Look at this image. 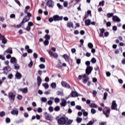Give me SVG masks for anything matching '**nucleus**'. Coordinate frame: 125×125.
Listing matches in <instances>:
<instances>
[{"instance_id":"1","label":"nucleus","mask_w":125,"mask_h":125,"mask_svg":"<svg viewBox=\"0 0 125 125\" xmlns=\"http://www.w3.org/2000/svg\"><path fill=\"white\" fill-rule=\"evenodd\" d=\"M56 119L58 122V124L60 125H66V123H67V120H66V118L64 117H62L60 118L59 116H58L57 117Z\"/></svg>"},{"instance_id":"2","label":"nucleus","mask_w":125,"mask_h":125,"mask_svg":"<svg viewBox=\"0 0 125 125\" xmlns=\"http://www.w3.org/2000/svg\"><path fill=\"white\" fill-rule=\"evenodd\" d=\"M16 96V95L15 93L10 92L8 93V98L10 99V100H11L12 101H15V97Z\"/></svg>"},{"instance_id":"3","label":"nucleus","mask_w":125,"mask_h":125,"mask_svg":"<svg viewBox=\"0 0 125 125\" xmlns=\"http://www.w3.org/2000/svg\"><path fill=\"white\" fill-rule=\"evenodd\" d=\"M93 70V68L92 67V66H87L85 70V73L86 75H90Z\"/></svg>"},{"instance_id":"4","label":"nucleus","mask_w":125,"mask_h":125,"mask_svg":"<svg viewBox=\"0 0 125 125\" xmlns=\"http://www.w3.org/2000/svg\"><path fill=\"white\" fill-rule=\"evenodd\" d=\"M54 21H61L63 20V16H59L58 15L53 16Z\"/></svg>"},{"instance_id":"5","label":"nucleus","mask_w":125,"mask_h":125,"mask_svg":"<svg viewBox=\"0 0 125 125\" xmlns=\"http://www.w3.org/2000/svg\"><path fill=\"white\" fill-rule=\"evenodd\" d=\"M46 5L48 7L53 8V6H54V2L52 0H48L46 2Z\"/></svg>"},{"instance_id":"6","label":"nucleus","mask_w":125,"mask_h":125,"mask_svg":"<svg viewBox=\"0 0 125 125\" xmlns=\"http://www.w3.org/2000/svg\"><path fill=\"white\" fill-rule=\"evenodd\" d=\"M111 110H116V111H118V108H117V104L116 103L115 101H112Z\"/></svg>"},{"instance_id":"7","label":"nucleus","mask_w":125,"mask_h":125,"mask_svg":"<svg viewBox=\"0 0 125 125\" xmlns=\"http://www.w3.org/2000/svg\"><path fill=\"white\" fill-rule=\"evenodd\" d=\"M62 85L66 88H71V86L70 84L66 83V82L65 81L62 82Z\"/></svg>"},{"instance_id":"8","label":"nucleus","mask_w":125,"mask_h":125,"mask_svg":"<svg viewBox=\"0 0 125 125\" xmlns=\"http://www.w3.org/2000/svg\"><path fill=\"white\" fill-rule=\"evenodd\" d=\"M112 20L114 22H117V23H120V22H121V19H120L117 16H113L112 17Z\"/></svg>"},{"instance_id":"9","label":"nucleus","mask_w":125,"mask_h":125,"mask_svg":"<svg viewBox=\"0 0 125 125\" xmlns=\"http://www.w3.org/2000/svg\"><path fill=\"white\" fill-rule=\"evenodd\" d=\"M110 111L111 108H109L106 111H105V110H103V113L104 115H105L106 118H109V115L110 114Z\"/></svg>"},{"instance_id":"10","label":"nucleus","mask_w":125,"mask_h":125,"mask_svg":"<svg viewBox=\"0 0 125 125\" xmlns=\"http://www.w3.org/2000/svg\"><path fill=\"white\" fill-rule=\"evenodd\" d=\"M48 53L51 57V56H53L54 58H57L58 57V54L56 53H53L51 50H49L48 51Z\"/></svg>"},{"instance_id":"11","label":"nucleus","mask_w":125,"mask_h":125,"mask_svg":"<svg viewBox=\"0 0 125 125\" xmlns=\"http://www.w3.org/2000/svg\"><path fill=\"white\" fill-rule=\"evenodd\" d=\"M19 113V112L18 111V109L17 108H16L15 109H14L11 111V114L14 116H15V115L17 116Z\"/></svg>"},{"instance_id":"12","label":"nucleus","mask_w":125,"mask_h":125,"mask_svg":"<svg viewBox=\"0 0 125 125\" xmlns=\"http://www.w3.org/2000/svg\"><path fill=\"white\" fill-rule=\"evenodd\" d=\"M62 57L66 62H69L70 61V57L68 56V55L64 54L63 55Z\"/></svg>"},{"instance_id":"13","label":"nucleus","mask_w":125,"mask_h":125,"mask_svg":"<svg viewBox=\"0 0 125 125\" xmlns=\"http://www.w3.org/2000/svg\"><path fill=\"white\" fill-rule=\"evenodd\" d=\"M30 20V18L29 17H27L25 16L23 19H22L21 22L22 23H26V22H29V21Z\"/></svg>"},{"instance_id":"14","label":"nucleus","mask_w":125,"mask_h":125,"mask_svg":"<svg viewBox=\"0 0 125 125\" xmlns=\"http://www.w3.org/2000/svg\"><path fill=\"white\" fill-rule=\"evenodd\" d=\"M19 91H21L22 93H24L26 94L28 92V88H20L19 89Z\"/></svg>"},{"instance_id":"15","label":"nucleus","mask_w":125,"mask_h":125,"mask_svg":"<svg viewBox=\"0 0 125 125\" xmlns=\"http://www.w3.org/2000/svg\"><path fill=\"white\" fill-rule=\"evenodd\" d=\"M70 95H71V97H78L79 96V94H78V92L72 91Z\"/></svg>"},{"instance_id":"16","label":"nucleus","mask_w":125,"mask_h":125,"mask_svg":"<svg viewBox=\"0 0 125 125\" xmlns=\"http://www.w3.org/2000/svg\"><path fill=\"white\" fill-rule=\"evenodd\" d=\"M45 118L46 121H50V118L51 117L49 114H48L47 112H44Z\"/></svg>"},{"instance_id":"17","label":"nucleus","mask_w":125,"mask_h":125,"mask_svg":"<svg viewBox=\"0 0 125 125\" xmlns=\"http://www.w3.org/2000/svg\"><path fill=\"white\" fill-rule=\"evenodd\" d=\"M15 77H16V79H17L18 80H20V79H21V78H22V75L21 74V73H20V72L17 71L15 75Z\"/></svg>"},{"instance_id":"18","label":"nucleus","mask_w":125,"mask_h":125,"mask_svg":"<svg viewBox=\"0 0 125 125\" xmlns=\"http://www.w3.org/2000/svg\"><path fill=\"white\" fill-rule=\"evenodd\" d=\"M100 31V37L101 38L103 37V35L105 33V29L104 28H101L99 29Z\"/></svg>"},{"instance_id":"19","label":"nucleus","mask_w":125,"mask_h":125,"mask_svg":"<svg viewBox=\"0 0 125 125\" xmlns=\"http://www.w3.org/2000/svg\"><path fill=\"white\" fill-rule=\"evenodd\" d=\"M12 49L10 48H9L7 49L6 51H4V54H12Z\"/></svg>"},{"instance_id":"20","label":"nucleus","mask_w":125,"mask_h":125,"mask_svg":"<svg viewBox=\"0 0 125 125\" xmlns=\"http://www.w3.org/2000/svg\"><path fill=\"white\" fill-rule=\"evenodd\" d=\"M42 82V79L41 78V77L38 76L37 77V84H38V86H41Z\"/></svg>"},{"instance_id":"21","label":"nucleus","mask_w":125,"mask_h":125,"mask_svg":"<svg viewBox=\"0 0 125 125\" xmlns=\"http://www.w3.org/2000/svg\"><path fill=\"white\" fill-rule=\"evenodd\" d=\"M10 62L13 64H15L17 63V60L15 57H12L10 59Z\"/></svg>"},{"instance_id":"22","label":"nucleus","mask_w":125,"mask_h":125,"mask_svg":"<svg viewBox=\"0 0 125 125\" xmlns=\"http://www.w3.org/2000/svg\"><path fill=\"white\" fill-rule=\"evenodd\" d=\"M1 37L2 38L1 39L2 41V43H7V40H6V39H5V37H4V36H1Z\"/></svg>"},{"instance_id":"23","label":"nucleus","mask_w":125,"mask_h":125,"mask_svg":"<svg viewBox=\"0 0 125 125\" xmlns=\"http://www.w3.org/2000/svg\"><path fill=\"white\" fill-rule=\"evenodd\" d=\"M59 62L56 65L57 68H58L59 69H60V68H62V62H61V61L60 60H58Z\"/></svg>"},{"instance_id":"24","label":"nucleus","mask_w":125,"mask_h":125,"mask_svg":"<svg viewBox=\"0 0 125 125\" xmlns=\"http://www.w3.org/2000/svg\"><path fill=\"white\" fill-rule=\"evenodd\" d=\"M91 22V21L89 19H87L85 21V24L86 26H89L90 25V23Z\"/></svg>"},{"instance_id":"25","label":"nucleus","mask_w":125,"mask_h":125,"mask_svg":"<svg viewBox=\"0 0 125 125\" xmlns=\"http://www.w3.org/2000/svg\"><path fill=\"white\" fill-rule=\"evenodd\" d=\"M61 106L62 107H65L66 105H67V101L64 100L62 102V103L61 104Z\"/></svg>"},{"instance_id":"26","label":"nucleus","mask_w":125,"mask_h":125,"mask_svg":"<svg viewBox=\"0 0 125 125\" xmlns=\"http://www.w3.org/2000/svg\"><path fill=\"white\" fill-rule=\"evenodd\" d=\"M106 16H107V18H111V17H113V16H114V13H107L106 15Z\"/></svg>"},{"instance_id":"27","label":"nucleus","mask_w":125,"mask_h":125,"mask_svg":"<svg viewBox=\"0 0 125 125\" xmlns=\"http://www.w3.org/2000/svg\"><path fill=\"white\" fill-rule=\"evenodd\" d=\"M14 67L16 70H19L20 69V66L17 63H15Z\"/></svg>"},{"instance_id":"28","label":"nucleus","mask_w":125,"mask_h":125,"mask_svg":"<svg viewBox=\"0 0 125 125\" xmlns=\"http://www.w3.org/2000/svg\"><path fill=\"white\" fill-rule=\"evenodd\" d=\"M82 121H83V118L77 117L76 119V122L78 123V124L82 123Z\"/></svg>"},{"instance_id":"29","label":"nucleus","mask_w":125,"mask_h":125,"mask_svg":"<svg viewBox=\"0 0 125 125\" xmlns=\"http://www.w3.org/2000/svg\"><path fill=\"white\" fill-rule=\"evenodd\" d=\"M67 26L68 28H74V27L73 26V22L67 23Z\"/></svg>"},{"instance_id":"30","label":"nucleus","mask_w":125,"mask_h":125,"mask_svg":"<svg viewBox=\"0 0 125 125\" xmlns=\"http://www.w3.org/2000/svg\"><path fill=\"white\" fill-rule=\"evenodd\" d=\"M107 96H108V93H107V92H104V98H103L104 100H106V99H107Z\"/></svg>"},{"instance_id":"31","label":"nucleus","mask_w":125,"mask_h":125,"mask_svg":"<svg viewBox=\"0 0 125 125\" xmlns=\"http://www.w3.org/2000/svg\"><path fill=\"white\" fill-rule=\"evenodd\" d=\"M44 39H45V40L49 41V40H50V36H49L48 34H46L44 36Z\"/></svg>"},{"instance_id":"32","label":"nucleus","mask_w":125,"mask_h":125,"mask_svg":"<svg viewBox=\"0 0 125 125\" xmlns=\"http://www.w3.org/2000/svg\"><path fill=\"white\" fill-rule=\"evenodd\" d=\"M91 62L93 64H95V63H96V59L95 58H92L91 60Z\"/></svg>"},{"instance_id":"33","label":"nucleus","mask_w":125,"mask_h":125,"mask_svg":"<svg viewBox=\"0 0 125 125\" xmlns=\"http://www.w3.org/2000/svg\"><path fill=\"white\" fill-rule=\"evenodd\" d=\"M51 86L52 88H56V83H53L51 84Z\"/></svg>"},{"instance_id":"34","label":"nucleus","mask_w":125,"mask_h":125,"mask_svg":"<svg viewBox=\"0 0 125 125\" xmlns=\"http://www.w3.org/2000/svg\"><path fill=\"white\" fill-rule=\"evenodd\" d=\"M88 47H89V48H93V44H92V43L89 42L88 44Z\"/></svg>"},{"instance_id":"35","label":"nucleus","mask_w":125,"mask_h":125,"mask_svg":"<svg viewBox=\"0 0 125 125\" xmlns=\"http://www.w3.org/2000/svg\"><path fill=\"white\" fill-rule=\"evenodd\" d=\"M88 80H89V78L88 77L86 78V79H84L83 80V83L85 84V83H87V82L88 81Z\"/></svg>"},{"instance_id":"36","label":"nucleus","mask_w":125,"mask_h":125,"mask_svg":"<svg viewBox=\"0 0 125 125\" xmlns=\"http://www.w3.org/2000/svg\"><path fill=\"white\" fill-rule=\"evenodd\" d=\"M4 116H5V112L4 111H1L0 112V117H4Z\"/></svg>"},{"instance_id":"37","label":"nucleus","mask_w":125,"mask_h":125,"mask_svg":"<svg viewBox=\"0 0 125 125\" xmlns=\"http://www.w3.org/2000/svg\"><path fill=\"white\" fill-rule=\"evenodd\" d=\"M90 107L91 108H97V105L95 104H91Z\"/></svg>"},{"instance_id":"38","label":"nucleus","mask_w":125,"mask_h":125,"mask_svg":"<svg viewBox=\"0 0 125 125\" xmlns=\"http://www.w3.org/2000/svg\"><path fill=\"white\" fill-rule=\"evenodd\" d=\"M57 5L58 7H59V9H63V6L60 4V3H57Z\"/></svg>"},{"instance_id":"39","label":"nucleus","mask_w":125,"mask_h":125,"mask_svg":"<svg viewBox=\"0 0 125 125\" xmlns=\"http://www.w3.org/2000/svg\"><path fill=\"white\" fill-rule=\"evenodd\" d=\"M55 111L56 112H58V111H59L60 110V106H57L54 108Z\"/></svg>"},{"instance_id":"40","label":"nucleus","mask_w":125,"mask_h":125,"mask_svg":"<svg viewBox=\"0 0 125 125\" xmlns=\"http://www.w3.org/2000/svg\"><path fill=\"white\" fill-rule=\"evenodd\" d=\"M43 86L45 87V88L47 89L49 87V85L47 84V83H43Z\"/></svg>"},{"instance_id":"41","label":"nucleus","mask_w":125,"mask_h":125,"mask_svg":"<svg viewBox=\"0 0 125 125\" xmlns=\"http://www.w3.org/2000/svg\"><path fill=\"white\" fill-rule=\"evenodd\" d=\"M39 67L40 68V69H44V68H45V65H44V64H41L39 65Z\"/></svg>"},{"instance_id":"42","label":"nucleus","mask_w":125,"mask_h":125,"mask_svg":"<svg viewBox=\"0 0 125 125\" xmlns=\"http://www.w3.org/2000/svg\"><path fill=\"white\" fill-rule=\"evenodd\" d=\"M48 21H49V22H50V23L53 22V21H54V18H53H53H49Z\"/></svg>"},{"instance_id":"43","label":"nucleus","mask_w":125,"mask_h":125,"mask_svg":"<svg viewBox=\"0 0 125 125\" xmlns=\"http://www.w3.org/2000/svg\"><path fill=\"white\" fill-rule=\"evenodd\" d=\"M5 122L7 124H9L10 123V118L7 117L5 119Z\"/></svg>"},{"instance_id":"44","label":"nucleus","mask_w":125,"mask_h":125,"mask_svg":"<svg viewBox=\"0 0 125 125\" xmlns=\"http://www.w3.org/2000/svg\"><path fill=\"white\" fill-rule=\"evenodd\" d=\"M22 98H23V97L22 96V95H18L17 96V99L19 100H22Z\"/></svg>"},{"instance_id":"45","label":"nucleus","mask_w":125,"mask_h":125,"mask_svg":"<svg viewBox=\"0 0 125 125\" xmlns=\"http://www.w3.org/2000/svg\"><path fill=\"white\" fill-rule=\"evenodd\" d=\"M105 1L104 0H102V1L99 2V5H102V6H104V3Z\"/></svg>"},{"instance_id":"46","label":"nucleus","mask_w":125,"mask_h":125,"mask_svg":"<svg viewBox=\"0 0 125 125\" xmlns=\"http://www.w3.org/2000/svg\"><path fill=\"white\" fill-rule=\"evenodd\" d=\"M55 103H59V102H60V99L58 98H56L55 99Z\"/></svg>"},{"instance_id":"47","label":"nucleus","mask_w":125,"mask_h":125,"mask_svg":"<svg viewBox=\"0 0 125 125\" xmlns=\"http://www.w3.org/2000/svg\"><path fill=\"white\" fill-rule=\"evenodd\" d=\"M63 6L64 7H67V6H68V1H64L63 2Z\"/></svg>"},{"instance_id":"48","label":"nucleus","mask_w":125,"mask_h":125,"mask_svg":"<svg viewBox=\"0 0 125 125\" xmlns=\"http://www.w3.org/2000/svg\"><path fill=\"white\" fill-rule=\"evenodd\" d=\"M8 69H10L9 66H5L3 68V71H8Z\"/></svg>"},{"instance_id":"49","label":"nucleus","mask_w":125,"mask_h":125,"mask_svg":"<svg viewBox=\"0 0 125 125\" xmlns=\"http://www.w3.org/2000/svg\"><path fill=\"white\" fill-rule=\"evenodd\" d=\"M34 25V23H33V22L31 21H29L28 22V26L29 27H32V26Z\"/></svg>"},{"instance_id":"50","label":"nucleus","mask_w":125,"mask_h":125,"mask_svg":"<svg viewBox=\"0 0 125 125\" xmlns=\"http://www.w3.org/2000/svg\"><path fill=\"white\" fill-rule=\"evenodd\" d=\"M33 61H30V62H29V63L28 64V67H29V68H32V67L33 66Z\"/></svg>"},{"instance_id":"51","label":"nucleus","mask_w":125,"mask_h":125,"mask_svg":"<svg viewBox=\"0 0 125 125\" xmlns=\"http://www.w3.org/2000/svg\"><path fill=\"white\" fill-rule=\"evenodd\" d=\"M48 110H49V112H53V111L54 110V109L53 108V107L50 106L48 108Z\"/></svg>"},{"instance_id":"52","label":"nucleus","mask_w":125,"mask_h":125,"mask_svg":"<svg viewBox=\"0 0 125 125\" xmlns=\"http://www.w3.org/2000/svg\"><path fill=\"white\" fill-rule=\"evenodd\" d=\"M41 100L42 102H46V101H47V99H46V98L42 97L41 99Z\"/></svg>"},{"instance_id":"53","label":"nucleus","mask_w":125,"mask_h":125,"mask_svg":"<svg viewBox=\"0 0 125 125\" xmlns=\"http://www.w3.org/2000/svg\"><path fill=\"white\" fill-rule=\"evenodd\" d=\"M49 44V42L48 40H45L44 42V45H47L48 44Z\"/></svg>"},{"instance_id":"54","label":"nucleus","mask_w":125,"mask_h":125,"mask_svg":"<svg viewBox=\"0 0 125 125\" xmlns=\"http://www.w3.org/2000/svg\"><path fill=\"white\" fill-rule=\"evenodd\" d=\"M91 113H92V114H95V113H96V110H95L94 108H92L91 110Z\"/></svg>"},{"instance_id":"55","label":"nucleus","mask_w":125,"mask_h":125,"mask_svg":"<svg viewBox=\"0 0 125 125\" xmlns=\"http://www.w3.org/2000/svg\"><path fill=\"white\" fill-rule=\"evenodd\" d=\"M26 31L28 32H30L31 31V27L29 26L28 25L25 28Z\"/></svg>"},{"instance_id":"56","label":"nucleus","mask_w":125,"mask_h":125,"mask_svg":"<svg viewBox=\"0 0 125 125\" xmlns=\"http://www.w3.org/2000/svg\"><path fill=\"white\" fill-rule=\"evenodd\" d=\"M83 115L84 117H87V116L88 115V113L86 111H84L83 112Z\"/></svg>"},{"instance_id":"57","label":"nucleus","mask_w":125,"mask_h":125,"mask_svg":"<svg viewBox=\"0 0 125 125\" xmlns=\"http://www.w3.org/2000/svg\"><path fill=\"white\" fill-rule=\"evenodd\" d=\"M72 123H73V120H69L67 122L66 124H67V125H71V124H72Z\"/></svg>"},{"instance_id":"58","label":"nucleus","mask_w":125,"mask_h":125,"mask_svg":"<svg viewBox=\"0 0 125 125\" xmlns=\"http://www.w3.org/2000/svg\"><path fill=\"white\" fill-rule=\"evenodd\" d=\"M40 61L44 63V62H45V59H44V58L41 57L40 58Z\"/></svg>"},{"instance_id":"59","label":"nucleus","mask_w":125,"mask_h":125,"mask_svg":"<svg viewBox=\"0 0 125 125\" xmlns=\"http://www.w3.org/2000/svg\"><path fill=\"white\" fill-rule=\"evenodd\" d=\"M23 23L22 22V21L21 22V23H20L19 24H18V25H17V28H20L21 27L22 25H23Z\"/></svg>"},{"instance_id":"60","label":"nucleus","mask_w":125,"mask_h":125,"mask_svg":"<svg viewBox=\"0 0 125 125\" xmlns=\"http://www.w3.org/2000/svg\"><path fill=\"white\" fill-rule=\"evenodd\" d=\"M112 30L113 31H117V30H118V27L114 25L112 27Z\"/></svg>"},{"instance_id":"61","label":"nucleus","mask_w":125,"mask_h":125,"mask_svg":"<svg viewBox=\"0 0 125 125\" xmlns=\"http://www.w3.org/2000/svg\"><path fill=\"white\" fill-rule=\"evenodd\" d=\"M13 77V75H12V74H10L8 76V79H10V80H11V79H12Z\"/></svg>"},{"instance_id":"62","label":"nucleus","mask_w":125,"mask_h":125,"mask_svg":"<svg viewBox=\"0 0 125 125\" xmlns=\"http://www.w3.org/2000/svg\"><path fill=\"white\" fill-rule=\"evenodd\" d=\"M57 95H63V93L62 91H58L57 92Z\"/></svg>"},{"instance_id":"63","label":"nucleus","mask_w":125,"mask_h":125,"mask_svg":"<svg viewBox=\"0 0 125 125\" xmlns=\"http://www.w3.org/2000/svg\"><path fill=\"white\" fill-rule=\"evenodd\" d=\"M96 94H97V92L95 90H94L93 91V95L94 97H95V96H96Z\"/></svg>"},{"instance_id":"64","label":"nucleus","mask_w":125,"mask_h":125,"mask_svg":"<svg viewBox=\"0 0 125 125\" xmlns=\"http://www.w3.org/2000/svg\"><path fill=\"white\" fill-rule=\"evenodd\" d=\"M106 27H111V22L108 21L106 22Z\"/></svg>"}]
</instances>
